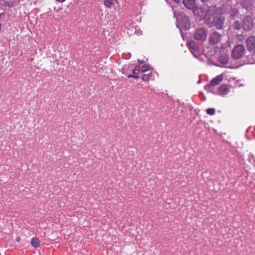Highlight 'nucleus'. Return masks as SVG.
Wrapping results in <instances>:
<instances>
[{"label": "nucleus", "mask_w": 255, "mask_h": 255, "mask_svg": "<svg viewBox=\"0 0 255 255\" xmlns=\"http://www.w3.org/2000/svg\"><path fill=\"white\" fill-rule=\"evenodd\" d=\"M151 72H149L148 73L143 74L142 76V80L145 82L148 81L150 77H151Z\"/></svg>", "instance_id": "obj_16"}, {"label": "nucleus", "mask_w": 255, "mask_h": 255, "mask_svg": "<svg viewBox=\"0 0 255 255\" xmlns=\"http://www.w3.org/2000/svg\"><path fill=\"white\" fill-rule=\"evenodd\" d=\"M128 78H133V79H138L139 78V76H137L135 74H129L127 76Z\"/></svg>", "instance_id": "obj_21"}, {"label": "nucleus", "mask_w": 255, "mask_h": 255, "mask_svg": "<svg viewBox=\"0 0 255 255\" xmlns=\"http://www.w3.org/2000/svg\"><path fill=\"white\" fill-rule=\"evenodd\" d=\"M149 69V66L147 65H144L142 66L140 68V72L144 73L145 72H148Z\"/></svg>", "instance_id": "obj_18"}, {"label": "nucleus", "mask_w": 255, "mask_h": 255, "mask_svg": "<svg viewBox=\"0 0 255 255\" xmlns=\"http://www.w3.org/2000/svg\"><path fill=\"white\" fill-rule=\"evenodd\" d=\"M139 72H140L139 66H136L133 69L132 73L137 75V74L139 73Z\"/></svg>", "instance_id": "obj_19"}, {"label": "nucleus", "mask_w": 255, "mask_h": 255, "mask_svg": "<svg viewBox=\"0 0 255 255\" xmlns=\"http://www.w3.org/2000/svg\"><path fill=\"white\" fill-rule=\"evenodd\" d=\"M245 51L244 46L243 45H236L233 48L232 52V57L236 59L241 58L244 56Z\"/></svg>", "instance_id": "obj_3"}, {"label": "nucleus", "mask_w": 255, "mask_h": 255, "mask_svg": "<svg viewBox=\"0 0 255 255\" xmlns=\"http://www.w3.org/2000/svg\"><path fill=\"white\" fill-rule=\"evenodd\" d=\"M31 245L34 248H38L40 246V240L37 238H32L31 240Z\"/></svg>", "instance_id": "obj_13"}, {"label": "nucleus", "mask_w": 255, "mask_h": 255, "mask_svg": "<svg viewBox=\"0 0 255 255\" xmlns=\"http://www.w3.org/2000/svg\"><path fill=\"white\" fill-rule=\"evenodd\" d=\"M56 0V1H58L59 2H62L64 1H65L66 0Z\"/></svg>", "instance_id": "obj_22"}, {"label": "nucleus", "mask_w": 255, "mask_h": 255, "mask_svg": "<svg viewBox=\"0 0 255 255\" xmlns=\"http://www.w3.org/2000/svg\"><path fill=\"white\" fill-rule=\"evenodd\" d=\"M243 19V28L244 30H251L254 26L252 17L249 15H246L242 17Z\"/></svg>", "instance_id": "obj_4"}, {"label": "nucleus", "mask_w": 255, "mask_h": 255, "mask_svg": "<svg viewBox=\"0 0 255 255\" xmlns=\"http://www.w3.org/2000/svg\"><path fill=\"white\" fill-rule=\"evenodd\" d=\"M229 91V88L226 84H222L218 88V94L223 96L227 95Z\"/></svg>", "instance_id": "obj_9"}, {"label": "nucleus", "mask_w": 255, "mask_h": 255, "mask_svg": "<svg viewBox=\"0 0 255 255\" xmlns=\"http://www.w3.org/2000/svg\"><path fill=\"white\" fill-rule=\"evenodd\" d=\"M206 113L208 115L213 116L214 115L215 113H216V110L214 108H208L206 110Z\"/></svg>", "instance_id": "obj_17"}, {"label": "nucleus", "mask_w": 255, "mask_h": 255, "mask_svg": "<svg viewBox=\"0 0 255 255\" xmlns=\"http://www.w3.org/2000/svg\"><path fill=\"white\" fill-rule=\"evenodd\" d=\"M223 80V76L222 75L217 76L214 79H212L210 84H207L205 86L204 89L205 90H208L211 87H216L217 85H220V83L222 82Z\"/></svg>", "instance_id": "obj_5"}, {"label": "nucleus", "mask_w": 255, "mask_h": 255, "mask_svg": "<svg viewBox=\"0 0 255 255\" xmlns=\"http://www.w3.org/2000/svg\"><path fill=\"white\" fill-rule=\"evenodd\" d=\"M115 0H105L104 5L106 7L111 8L112 5L114 4ZM117 1V0H115Z\"/></svg>", "instance_id": "obj_15"}, {"label": "nucleus", "mask_w": 255, "mask_h": 255, "mask_svg": "<svg viewBox=\"0 0 255 255\" xmlns=\"http://www.w3.org/2000/svg\"><path fill=\"white\" fill-rule=\"evenodd\" d=\"M247 46L249 51L255 53V36H251L246 40Z\"/></svg>", "instance_id": "obj_7"}, {"label": "nucleus", "mask_w": 255, "mask_h": 255, "mask_svg": "<svg viewBox=\"0 0 255 255\" xmlns=\"http://www.w3.org/2000/svg\"><path fill=\"white\" fill-rule=\"evenodd\" d=\"M207 0H201L202 1H207Z\"/></svg>", "instance_id": "obj_24"}, {"label": "nucleus", "mask_w": 255, "mask_h": 255, "mask_svg": "<svg viewBox=\"0 0 255 255\" xmlns=\"http://www.w3.org/2000/svg\"><path fill=\"white\" fill-rule=\"evenodd\" d=\"M241 16L242 15L240 14L239 10L235 8H232L231 10L230 11V19L241 18L242 17Z\"/></svg>", "instance_id": "obj_11"}, {"label": "nucleus", "mask_w": 255, "mask_h": 255, "mask_svg": "<svg viewBox=\"0 0 255 255\" xmlns=\"http://www.w3.org/2000/svg\"><path fill=\"white\" fill-rule=\"evenodd\" d=\"M0 31H1V24L0 23Z\"/></svg>", "instance_id": "obj_25"}, {"label": "nucleus", "mask_w": 255, "mask_h": 255, "mask_svg": "<svg viewBox=\"0 0 255 255\" xmlns=\"http://www.w3.org/2000/svg\"><path fill=\"white\" fill-rule=\"evenodd\" d=\"M188 48L192 52L197 51L199 49L198 44L194 40H189L187 43Z\"/></svg>", "instance_id": "obj_12"}, {"label": "nucleus", "mask_w": 255, "mask_h": 255, "mask_svg": "<svg viewBox=\"0 0 255 255\" xmlns=\"http://www.w3.org/2000/svg\"><path fill=\"white\" fill-rule=\"evenodd\" d=\"M221 40V35L218 32H214L210 35L209 43L211 45H214L219 43Z\"/></svg>", "instance_id": "obj_6"}, {"label": "nucleus", "mask_w": 255, "mask_h": 255, "mask_svg": "<svg viewBox=\"0 0 255 255\" xmlns=\"http://www.w3.org/2000/svg\"><path fill=\"white\" fill-rule=\"evenodd\" d=\"M182 3L189 9H194L196 6L195 0H182Z\"/></svg>", "instance_id": "obj_10"}, {"label": "nucleus", "mask_w": 255, "mask_h": 255, "mask_svg": "<svg viewBox=\"0 0 255 255\" xmlns=\"http://www.w3.org/2000/svg\"><path fill=\"white\" fill-rule=\"evenodd\" d=\"M233 20L232 25L233 29L236 30H240L243 28V19L242 17L232 19Z\"/></svg>", "instance_id": "obj_8"}, {"label": "nucleus", "mask_w": 255, "mask_h": 255, "mask_svg": "<svg viewBox=\"0 0 255 255\" xmlns=\"http://www.w3.org/2000/svg\"><path fill=\"white\" fill-rule=\"evenodd\" d=\"M213 21L211 22L209 26L215 27L218 29H222L224 26L225 18L220 14H215L213 15Z\"/></svg>", "instance_id": "obj_1"}, {"label": "nucleus", "mask_w": 255, "mask_h": 255, "mask_svg": "<svg viewBox=\"0 0 255 255\" xmlns=\"http://www.w3.org/2000/svg\"><path fill=\"white\" fill-rule=\"evenodd\" d=\"M0 5L5 7H12V3H10V1H5V0H0Z\"/></svg>", "instance_id": "obj_14"}, {"label": "nucleus", "mask_w": 255, "mask_h": 255, "mask_svg": "<svg viewBox=\"0 0 255 255\" xmlns=\"http://www.w3.org/2000/svg\"><path fill=\"white\" fill-rule=\"evenodd\" d=\"M20 0H12V1H10V3H12V6H15L19 3Z\"/></svg>", "instance_id": "obj_20"}, {"label": "nucleus", "mask_w": 255, "mask_h": 255, "mask_svg": "<svg viewBox=\"0 0 255 255\" xmlns=\"http://www.w3.org/2000/svg\"><path fill=\"white\" fill-rule=\"evenodd\" d=\"M174 2H176V3H179V1H180V0H173Z\"/></svg>", "instance_id": "obj_23"}, {"label": "nucleus", "mask_w": 255, "mask_h": 255, "mask_svg": "<svg viewBox=\"0 0 255 255\" xmlns=\"http://www.w3.org/2000/svg\"><path fill=\"white\" fill-rule=\"evenodd\" d=\"M207 30L203 27H200L196 29L194 38L198 41H204L207 38Z\"/></svg>", "instance_id": "obj_2"}]
</instances>
